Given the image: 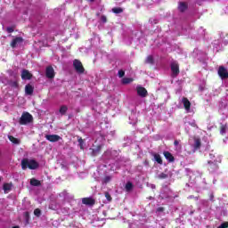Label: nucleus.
Returning a JSON list of instances; mask_svg holds the SVG:
<instances>
[{
    "instance_id": "15",
    "label": "nucleus",
    "mask_w": 228,
    "mask_h": 228,
    "mask_svg": "<svg viewBox=\"0 0 228 228\" xmlns=\"http://www.w3.org/2000/svg\"><path fill=\"white\" fill-rule=\"evenodd\" d=\"M178 10L182 13H184V12L188 10V4H186L184 2H180L179 6H178Z\"/></svg>"
},
{
    "instance_id": "23",
    "label": "nucleus",
    "mask_w": 228,
    "mask_h": 228,
    "mask_svg": "<svg viewBox=\"0 0 228 228\" xmlns=\"http://www.w3.org/2000/svg\"><path fill=\"white\" fill-rule=\"evenodd\" d=\"M145 63H150V65H153L154 64V57H152V55H149L146 58Z\"/></svg>"
},
{
    "instance_id": "38",
    "label": "nucleus",
    "mask_w": 228,
    "mask_h": 228,
    "mask_svg": "<svg viewBox=\"0 0 228 228\" xmlns=\"http://www.w3.org/2000/svg\"><path fill=\"white\" fill-rule=\"evenodd\" d=\"M24 218L26 219L27 222L29 220V212L24 213Z\"/></svg>"
},
{
    "instance_id": "8",
    "label": "nucleus",
    "mask_w": 228,
    "mask_h": 228,
    "mask_svg": "<svg viewBox=\"0 0 228 228\" xmlns=\"http://www.w3.org/2000/svg\"><path fill=\"white\" fill-rule=\"evenodd\" d=\"M45 138H46L48 142H60V140H61V136L58 134H46L45 135Z\"/></svg>"
},
{
    "instance_id": "43",
    "label": "nucleus",
    "mask_w": 228,
    "mask_h": 228,
    "mask_svg": "<svg viewBox=\"0 0 228 228\" xmlns=\"http://www.w3.org/2000/svg\"><path fill=\"white\" fill-rule=\"evenodd\" d=\"M155 24H158V20H154Z\"/></svg>"
},
{
    "instance_id": "40",
    "label": "nucleus",
    "mask_w": 228,
    "mask_h": 228,
    "mask_svg": "<svg viewBox=\"0 0 228 228\" xmlns=\"http://www.w3.org/2000/svg\"><path fill=\"white\" fill-rule=\"evenodd\" d=\"M157 211H159V213H161V212L165 211V208L163 207H159L157 208Z\"/></svg>"
},
{
    "instance_id": "46",
    "label": "nucleus",
    "mask_w": 228,
    "mask_h": 228,
    "mask_svg": "<svg viewBox=\"0 0 228 228\" xmlns=\"http://www.w3.org/2000/svg\"><path fill=\"white\" fill-rule=\"evenodd\" d=\"M92 3H94V1H95V0H90Z\"/></svg>"
},
{
    "instance_id": "37",
    "label": "nucleus",
    "mask_w": 228,
    "mask_h": 228,
    "mask_svg": "<svg viewBox=\"0 0 228 228\" xmlns=\"http://www.w3.org/2000/svg\"><path fill=\"white\" fill-rule=\"evenodd\" d=\"M6 31H7V33H13V31H15V29L13 28V27H7Z\"/></svg>"
},
{
    "instance_id": "25",
    "label": "nucleus",
    "mask_w": 228,
    "mask_h": 228,
    "mask_svg": "<svg viewBox=\"0 0 228 228\" xmlns=\"http://www.w3.org/2000/svg\"><path fill=\"white\" fill-rule=\"evenodd\" d=\"M113 13H122L124 12V9L121 7H114L112 8Z\"/></svg>"
},
{
    "instance_id": "34",
    "label": "nucleus",
    "mask_w": 228,
    "mask_h": 228,
    "mask_svg": "<svg viewBox=\"0 0 228 228\" xmlns=\"http://www.w3.org/2000/svg\"><path fill=\"white\" fill-rule=\"evenodd\" d=\"M100 150L99 149H92V156H97V154H99Z\"/></svg>"
},
{
    "instance_id": "4",
    "label": "nucleus",
    "mask_w": 228,
    "mask_h": 228,
    "mask_svg": "<svg viewBox=\"0 0 228 228\" xmlns=\"http://www.w3.org/2000/svg\"><path fill=\"white\" fill-rule=\"evenodd\" d=\"M56 72H54V68L53 66H48L45 69V77L47 79H54Z\"/></svg>"
},
{
    "instance_id": "30",
    "label": "nucleus",
    "mask_w": 228,
    "mask_h": 228,
    "mask_svg": "<svg viewBox=\"0 0 228 228\" xmlns=\"http://www.w3.org/2000/svg\"><path fill=\"white\" fill-rule=\"evenodd\" d=\"M34 215L35 216H40L42 215V210H40V208H36L34 210Z\"/></svg>"
},
{
    "instance_id": "33",
    "label": "nucleus",
    "mask_w": 228,
    "mask_h": 228,
    "mask_svg": "<svg viewBox=\"0 0 228 228\" xmlns=\"http://www.w3.org/2000/svg\"><path fill=\"white\" fill-rule=\"evenodd\" d=\"M110 181H111V176H105L104 178H103V183H105V184H108V183H110Z\"/></svg>"
},
{
    "instance_id": "2",
    "label": "nucleus",
    "mask_w": 228,
    "mask_h": 228,
    "mask_svg": "<svg viewBox=\"0 0 228 228\" xmlns=\"http://www.w3.org/2000/svg\"><path fill=\"white\" fill-rule=\"evenodd\" d=\"M31 122H33V116L29 112H23L19 120L20 126H28Z\"/></svg>"
},
{
    "instance_id": "5",
    "label": "nucleus",
    "mask_w": 228,
    "mask_h": 228,
    "mask_svg": "<svg viewBox=\"0 0 228 228\" xmlns=\"http://www.w3.org/2000/svg\"><path fill=\"white\" fill-rule=\"evenodd\" d=\"M217 74L221 79H227L228 78V71L227 69L224 66H219Z\"/></svg>"
},
{
    "instance_id": "36",
    "label": "nucleus",
    "mask_w": 228,
    "mask_h": 228,
    "mask_svg": "<svg viewBox=\"0 0 228 228\" xmlns=\"http://www.w3.org/2000/svg\"><path fill=\"white\" fill-rule=\"evenodd\" d=\"M118 77H124V76H126V71L125 70H118Z\"/></svg>"
},
{
    "instance_id": "29",
    "label": "nucleus",
    "mask_w": 228,
    "mask_h": 228,
    "mask_svg": "<svg viewBox=\"0 0 228 228\" xmlns=\"http://www.w3.org/2000/svg\"><path fill=\"white\" fill-rule=\"evenodd\" d=\"M126 190H127V191H129L130 190H133V183L131 182L126 183Z\"/></svg>"
},
{
    "instance_id": "1",
    "label": "nucleus",
    "mask_w": 228,
    "mask_h": 228,
    "mask_svg": "<svg viewBox=\"0 0 228 228\" xmlns=\"http://www.w3.org/2000/svg\"><path fill=\"white\" fill-rule=\"evenodd\" d=\"M40 165L37 160L35 159H23L21 160V168L22 170H27V168H29V170H37Z\"/></svg>"
},
{
    "instance_id": "10",
    "label": "nucleus",
    "mask_w": 228,
    "mask_h": 228,
    "mask_svg": "<svg viewBox=\"0 0 228 228\" xmlns=\"http://www.w3.org/2000/svg\"><path fill=\"white\" fill-rule=\"evenodd\" d=\"M82 204H85L86 206H94L95 200L94 198H83Z\"/></svg>"
},
{
    "instance_id": "45",
    "label": "nucleus",
    "mask_w": 228,
    "mask_h": 228,
    "mask_svg": "<svg viewBox=\"0 0 228 228\" xmlns=\"http://www.w3.org/2000/svg\"><path fill=\"white\" fill-rule=\"evenodd\" d=\"M12 228H19V226H12Z\"/></svg>"
},
{
    "instance_id": "41",
    "label": "nucleus",
    "mask_w": 228,
    "mask_h": 228,
    "mask_svg": "<svg viewBox=\"0 0 228 228\" xmlns=\"http://www.w3.org/2000/svg\"><path fill=\"white\" fill-rule=\"evenodd\" d=\"M209 200H211V202H213L215 200V195L210 194Z\"/></svg>"
},
{
    "instance_id": "16",
    "label": "nucleus",
    "mask_w": 228,
    "mask_h": 228,
    "mask_svg": "<svg viewBox=\"0 0 228 228\" xmlns=\"http://www.w3.org/2000/svg\"><path fill=\"white\" fill-rule=\"evenodd\" d=\"M201 145H202V142L200 141V138L195 137L194 138V145H193L194 151H199V149H200Z\"/></svg>"
},
{
    "instance_id": "31",
    "label": "nucleus",
    "mask_w": 228,
    "mask_h": 228,
    "mask_svg": "<svg viewBox=\"0 0 228 228\" xmlns=\"http://www.w3.org/2000/svg\"><path fill=\"white\" fill-rule=\"evenodd\" d=\"M159 179H168V175H167L165 173H160L159 175Z\"/></svg>"
},
{
    "instance_id": "44",
    "label": "nucleus",
    "mask_w": 228,
    "mask_h": 228,
    "mask_svg": "<svg viewBox=\"0 0 228 228\" xmlns=\"http://www.w3.org/2000/svg\"><path fill=\"white\" fill-rule=\"evenodd\" d=\"M191 126H192L193 127H195V124L193 123V124H191Z\"/></svg>"
},
{
    "instance_id": "21",
    "label": "nucleus",
    "mask_w": 228,
    "mask_h": 228,
    "mask_svg": "<svg viewBox=\"0 0 228 228\" xmlns=\"http://www.w3.org/2000/svg\"><path fill=\"white\" fill-rule=\"evenodd\" d=\"M154 159L155 161H157V163H159V165H163V159H161V155L160 154H154Z\"/></svg>"
},
{
    "instance_id": "32",
    "label": "nucleus",
    "mask_w": 228,
    "mask_h": 228,
    "mask_svg": "<svg viewBox=\"0 0 228 228\" xmlns=\"http://www.w3.org/2000/svg\"><path fill=\"white\" fill-rule=\"evenodd\" d=\"M105 198L109 202H111V200H113V198H111V195L108 191L105 192Z\"/></svg>"
},
{
    "instance_id": "39",
    "label": "nucleus",
    "mask_w": 228,
    "mask_h": 228,
    "mask_svg": "<svg viewBox=\"0 0 228 228\" xmlns=\"http://www.w3.org/2000/svg\"><path fill=\"white\" fill-rule=\"evenodd\" d=\"M101 20L102 22H108V19L106 18V16H102Z\"/></svg>"
},
{
    "instance_id": "7",
    "label": "nucleus",
    "mask_w": 228,
    "mask_h": 228,
    "mask_svg": "<svg viewBox=\"0 0 228 228\" xmlns=\"http://www.w3.org/2000/svg\"><path fill=\"white\" fill-rule=\"evenodd\" d=\"M136 92H137V95H139V97L145 98V97H147V95H149V92H147V89H145V87H143V86H138L136 88Z\"/></svg>"
},
{
    "instance_id": "13",
    "label": "nucleus",
    "mask_w": 228,
    "mask_h": 228,
    "mask_svg": "<svg viewBox=\"0 0 228 228\" xmlns=\"http://www.w3.org/2000/svg\"><path fill=\"white\" fill-rule=\"evenodd\" d=\"M182 102L183 104V107L185 108V110L188 111L190 110V109L191 108V102H190V100H188V98L183 97L182 99Z\"/></svg>"
},
{
    "instance_id": "14",
    "label": "nucleus",
    "mask_w": 228,
    "mask_h": 228,
    "mask_svg": "<svg viewBox=\"0 0 228 228\" xmlns=\"http://www.w3.org/2000/svg\"><path fill=\"white\" fill-rule=\"evenodd\" d=\"M164 157L167 161H169V163H174L175 161V158H174V155L169 151H164Z\"/></svg>"
},
{
    "instance_id": "9",
    "label": "nucleus",
    "mask_w": 228,
    "mask_h": 228,
    "mask_svg": "<svg viewBox=\"0 0 228 228\" xmlns=\"http://www.w3.org/2000/svg\"><path fill=\"white\" fill-rule=\"evenodd\" d=\"M22 42H24V38H22L20 37H17L12 40L10 45L12 49H15V47H17V45H19V44H22Z\"/></svg>"
},
{
    "instance_id": "47",
    "label": "nucleus",
    "mask_w": 228,
    "mask_h": 228,
    "mask_svg": "<svg viewBox=\"0 0 228 228\" xmlns=\"http://www.w3.org/2000/svg\"><path fill=\"white\" fill-rule=\"evenodd\" d=\"M0 183H1V177H0Z\"/></svg>"
},
{
    "instance_id": "3",
    "label": "nucleus",
    "mask_w": 228,
    "mask_h": 228,
    "mask_svg": "<svg viewBox=\"0 0 228 228\" xmlns=\"http://www.w3.org/2000/svg\"><path fill=\"white\" fill-rule=\"evenodd\" d=\"M73 67L77 74H85V67H83L81 61L75 59L73 61Z\"/></svg>"
},
{
    "instance_id": "35",
    "label": "nucleus",
    "mask_w": 228,
    "mask_h": 228,
    "mask_svg": "<svg viewBox=\"0 0 228 228\" xmlns=\"http://www.w3.org/2000/svg\"><path fill=\"white\" fill-rule=\"evenodd\" d=\"M217 228H228V222L222 223Z\"/></svg>"
},
{
    "instance_id": "18",
    "label": "nucleus",
    "mask_w": 228,
    "mask_h": 228,
    "mask_svg": "<svg viewBox=\"0 0 228 228\" xmlns=\"http://www.w3.org/2000/svg\"><path fill=\"white\" fill-rule=\"evenodd\" d=\"M8 140H10L12 143H14V145H19L20 143V140L15 138L13 135H8Z\"/></svg>"
},
{
    "instance_id": "26",
    "label": "nucleus",
    "mask_w": 228,
    "mask_h": 228,
    "mask_svg": "<svg viewBox=\"0 0 228 228\" xmlns=\"http://www.w3.org/2000/svg\"><path fill=\"white\" fill-rule=\"evenodd\" d=\"M132 81H133L132 78L125 77V78H123L122 83H123V85H129V83H131Z\"/></svg>"
},
{
    "instance_id": "22",
    "label": "nucleus",
    "mask_w": 228,
    "mask_h": 228,
    "mask_svg": "<svg viewBox=\"0 0 228 228\" xmlns=\"http://www.w3.org/2000/svg\"><path fill=\"white\" fill-rule=\"evenodd\" d=\"M226 132H227V125L221 124V126H220V134H222L224 136V134H225Z\"/></svg>"
},
{
    "instance_id": "24",
    "label": "nucleus",
    "mask_w": 228,
    "mask_h": 228,
    "mask_svg": "<svg viewBox=\"0 0 228 228\" xmlns=\"http://www.w3.org/2000/svg\"><path fill=\"white\" fill-rule=\"evenodd\" d=\"M3 189H4V191H12V183H4Z\"/></svg>"
},
{
    "instance_id": "6",
    "label": "nucleus",
    "mask_w": 228,
    "mask_h": 228,
    "mask_svg": "<svg viewBox=\"0 0 228 228\" xmlns=\"http://www.w3.org/2000/svg\"><path fill=\"white\" fill-rule=\"evenodd\" d=\"M171 71H172V77H177L179 76V63L172 62L171 63Z\"/></svg>"
},
{
    "instance_id": "20",
    "label": "nucleus",
    "mask_w": 228,
    "mask_h": 228,
    "mask_svg": "<svg viewBox=\"0 0 228 228\" xmlns=\"http://www.w3.org/2000/svg\"><path fill=\"white\" fill-rule=\"evenodd\" d=\"M67 111H69V107H67V105H61L59 113H61V115H66Z\"/></svg>"
},
{
    "instance_id": "28",
    "label": "nucleus",
    "mask_w": 228,
    "mask_h": 228,
    "mask_svg": "<svg viewBox=\"0 0 228 228\" xmlns=\"http://www.w3.org/2000/svg\"><path fill=\"white\" fill-rule=\"evenodd\" d=\"M10 86L12 87V88H19V82L18 81H12L10 83Z\"/></svg>"
},
{
    "instance_id": "42",
    "label": "nucleus",
    "mask_w": 228,
    "mask_h": 228,
    "mask_svg": "<svg viewBox=\"0 0 228 228\" xmlns=\"http://www.w3.org/2000/svg\"><path fill=\"white\" fill-rule=\"evenodd\" d=\"M174 145H179V141L175 140V141L174 142Z\"/></svg>"
},
{
    "instance_id": "11",
    "label": "nucleus",
    "mask_w": 228,
    "mask_h": 228,
    "mask_svg": "<svg viewBox=\"0 0 228 228\" xmlns=\"http://www.w3.org/2000/svg\"><path fill=\"white\" fill-rule=\"evenodd\" d=\"M33 77V75L29 72L28 69H23L21 71V79H31Z\"/></svg>"
},
{
    "instance_id": "12",
    "label": "nucleus",
    "mask_w": 228,
    "mask_h": 228,
    "mask_svg": "<svg viewBox=\"0 0 228 228\" xmlns=\"http://www.w3.org/2000/svg\"><path fill=\"white\" fill-rule=\"evenodd\" d=\"M33 92H35V87L30 84L25 86V94L26 95H33Z\"/></svg>"
},
{
    "instance_id": "19",
    "label": "nucleus",
    "mask_w": 228,
    "mask_h": 228,
    "mask_svg": "<svg viewBox=\"0 0 228 228\" xmlns=\"http://www.w3.org/2000/svg\"><path fill=\"white\" fill-rule=\"evenodd\" d=\"M30 185L31 186H42V182L36 178L30 179Z\"/></svg>"
},
{
    "instance_id": "17",
    "label": "nucleus",
    "mask_w": 228,
    "mask_h": 228,
    "mask_svg": "<svg viewBox=\"0 0 228 228\" xmlns=\"http://www.w3.org/2000/svg\"><path fill=\"white\" fill-rule=\"evenodd\" d=\"M209 168L211 172H215V170H218V164L216 162L208 161Z\"/></svg>"
},
{
    "instance_id": "27",
    "label": "nucleus",
    "mask_w": 228,
    "mask_h": 228,
    "mask_svg": "<svg viewBox=\"0 0 228 228\" xmlns=\"http://www.w3.org/2000/svg\"><path fill=\"white\" fill-rule=\"evenodd\" d=\"M77 142H78V143H79L80 149H83V144L85 143V140H83L82 137L77 136Z\"/></svg>"
}]
</instances>
